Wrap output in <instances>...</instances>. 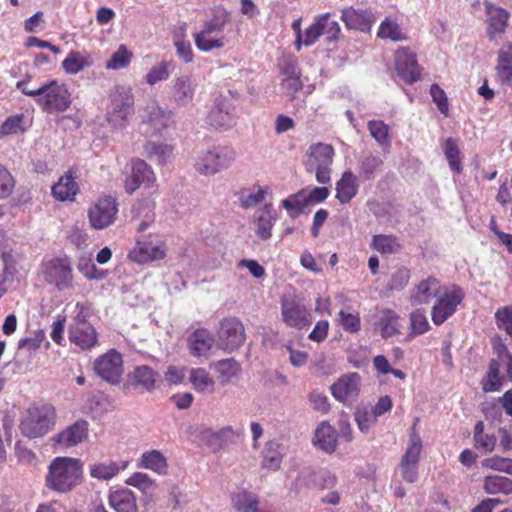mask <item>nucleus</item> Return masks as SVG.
I'll use <instances>...</instances> for the list:
<instances>
[{
    "label": "nucleus",
    "mask_w": 512,
    "mask_h": 512,
    "mask_svg": "<svg viewBox=\"0 0 512 512\" xmlns=\"http://www.w3.org/2000/svg\"><path fill=\"white\" fill-rule=\"evenodd\" d=\"M83 463L80 459L57 457L50 463L45 477L48 489L57 493H68L82 481Z\"/></svg>",
    "instance_id": "obj_1"
},
{
    "label": "nucleus",
    "mask_w": 512,
    "mask_h": 512,
    "mask_svg": "<svg viewBox=\"0 0 512 512\" xmlns=\"http://www.w3.org/2000/svg\"><path fill=\"white\" fill-rule=\"evenodd\" d=\"M230 20L225 9H216L213 16L204 21L201 30L194 33L196 47L202 52L223 48L227 42L224 29Z\"/></svg>",
    "instance_id": "obj_2"
},
{
    "label": "nucleus",
    "mask_w": 512,
    "mask_h": 512,
    "mask_svg": "<svg viewBox=\"0 0 512 512\" xmlns=\"http://www.w3.org/2000/svg\"><path fill=\"white\" fill-rule=\"evenodd\" d=\"M55 424V408L50 404H43L28 409L20 423V430L26 437L34 439L44 436Z\"/></svg>",
    "instance_id": "obj_3"
},
{
    "label": "nucleus",
    "mask_w": 512,
    "mask_h": 512,
    "mask_svg": "<svg viewBox=\"0 0 512 512\" xmlns=\"http://www.w3.org/2000/svg\"><path fill=\"white\" fill-rule=\"evenodd\" d=\"M110 105L107 110V121L114 128L127 125L128 117L134 110V95L132 89L116 86L110 93Z\"/></svg>",
    "instance_id": "obj_4"
},
{
    "label": "nucleus",
    "mask_w": 512,
    "mask_h": 512,
    "mask_svg": "<svg viewBox=\"0 0 512 512\" xmlns=\"http://www.w3.org/2000/svg\"><path fill=\"white\" fill-rule=\"evenodd\" d=\"M235 159V152L228 147L217 146L201 151L197 157L195 168L203 175H214L228 168Z\"/></svg>",
    "instance_id": "obj_5"
},
{
    "label": "nucleus",
    "mask_w": 512,
    "mask_h": 512,
    "mask_svg": "<svg viewBox=\"0 0 512 512\" xmlns=\"http://www.w3.org/2000/svg\"><path fill=\"white\" fill-rule=\"evenodd\" d=\"M280 303L282 320L287 326L302 329L311 324L310 312L294 292L283 294Z\"/></svg>",
    "instance_id": "obj_6"
},
{
    "label": "nucleus",
    "mask_w": 512,
    "mask_h": 512,
    "mask_svg": "<svg viewBox=\"0 0 512 512\" xmlns=\"http://www.w3.org/2000/svg\"><path fill=\"white\" fill-rule=\"evenodd\" d=\"M246 340L243 323L236 317H227L219 322L217 345L226 352L238 350Z\"/></svg>",
    "instance_id": "obj_7"
},
{
    "label": "nucleus",
    "mask_w": 512,
    "mask_h": 512,
    "mask_svg": "<svg viewBox=\"0 0 512 512\" xmlns=\"http://www.w3.org/2000/svg\"><path fill=\"white\" fill-rule=\"evenodd\" d=\"M36 103L47 112L65 111L71 104L70 94L64 84L52 80L40 87Z\"/></svg>",
    "instance_id": "obj_8"
},
{
    "label": "nucleus",
    "mask_w": 512,
    "mask_h": 512,
    "mask_svg": "<svg viewBox=\"0 0 512 512\" xmlns=\"http://www.w3.org/2000/svg\"><path fill=\"white\" fill-rule=\"evenodd\" d=\"M45 281L55 286L59 291L73 286V272L68 258H53L43 264Z\"/></svg>",
    "instance_id": "obj_9"
},
{
    "label": "nucleus",
    "mask_w": 512,
    "mask_h": 512,
    "mask_svg": "<svg viewBox=\"0 0 512 512\" xmlns=\"http://www.w3.org/2000/svg\"><path fill=\"white\" fill-rule=\"evenodd\" d=\"M197 88V81L191 75L176 76L168 85V99L177 108L187 107L193 102Z\"/></svg>",
    "instance_id": "obj_10"
},
{
    "label": "nucleus",
    "mask_w": 512,
    "mask_h": 512,
    "mask_svg": "<svg viewBox=\"0 0 512 512\" xmlns=\"http://www.w3.org/2000/svg\"><path fill=\"white\" fill-rule=\"evenodd\" d=\"M140 129L146 136L161 135L168 127L170 114L157 101H150L142 110Z\"/></svg>",
    "instance_id": "obj_11"
},
{
    "label": "nucleus",
    "mask_w": 512,
    "mask_h": 512,
    "mask_svg": "<svg viewBox=\"0 0 512 512\" xmlns=\"http://www.w3.org/2000/svg\"><path fill=\"white\" fill-rule=\"evenodd\" d=\"M464 298V293L461 288L452 286L446 288L438 295V299L432 308V320L436 325L442 324L448 317H450L456 310V307L461 303Z\"/></svg>",
    "instance_id": "obj_12"
},
{
    "label": "nucleus",
    "mask_w": 512,
    "mask_h": 512,
    "mask_svg": "<svg viewBox=\"0 0 512 512\" xmlns=\"http://www.w3.org/2000/svg\"><path fill=\"white\" fill-rule=\"evenodd\" d=\"M94 370L103 380L119 383L124 372L122 355L115 349L109 350L95 360Z\"/></svg>",
    "instance_id": "obj_13"
},
{
    "label": "nucleus",
    "mask_w": 512,
    "mask_h": 512,
    "mask_svg": "<svg viewBox=\"0 0 512 512\" xmlns=\"http://www.w3.org/2000/svg\"><path fill=\"white\" fill-rule=\"evenodd\" d=\"M118 212L117 203L112 197H105L89 209L88 217L90 224L95 229H104L111 225Z\"/></svg>",
    "instance_id": "obj_14"
},
{
    "label": "nucleus",
    "mask_w": 512,
    "mask_h": 512,
    "mask_svg": "<svg viewBox=\"0 0 512 512\" xmlns=\"http://www.w3.org/2000/svg\"><path fill=\"white\" fill-rule=\"evenodd\" d=\"M209 124L215 128L229 129L236 123L235 107L231 100L224 96H218L214 106L208 114Z\"/></svg>",
    "instance_id": "obj_15"
},
{
    "label": "nucleus",
    "mask_w": 512,
    "mask_h": 512,
    "mask_svg": "<svg viewBox=\"0 0 512 512\" xmlns=\"http://www.w3.org/2000/svg\"><path fill=\"white\" fill-rule=\"evenodd\" d=\"M360 380L358 373L341 376L330 388L333 397L343 404H351L359 395Z\"/></svg>",
    "instance_id": "obj_16"
},
{
    "label": "nucleus",
    "mask_w": 512,
    "mask_h": 512,
    "mask_svg": "<svg viewBox=\"0 0 512 512\" xmlns=\"http://www.w3.org/2000/svg\"><path fill=\"white\" fill-rule=\"evenodd\" d=\"M88 437V422L78 420L51 438L55 446L60 449L74 447Z\"/></svg>",
    "instance_id": "obj_17"
},
{
    "label": "nucleus",
    "mask_w": 512,
    "mask_h": 512,
    "mask_svg": "<svg viewBox=\"0 0 512 512\" xmlns=\"http://www.w3.org/2000/svg\"><path fill=\"white\" fill-rule=\"evenodd\" d=\"M395 69L406 82H416L420 77L415 54L408 48H401L395 54Z\"/></svg>",
    "instance_id": "obj_18"
},
{
    "label": "nucleus",
    "mask_w": 512,
    "mask_h": 512,
    "mask_svg": "<svg viewBox=\"0 0 512 512\" xmlns=\"http://www.w3.org/2000/svg\"><path fill=\"white\" fill-rule=\"evenodd\" d=\"M155 182V174L151 167L141 159L132 162L131 176L125 180V189L133 193L140 185L152 187Z\"/></svg>",
    "instance_id": "obj_19"
},
{
    "label": "nucleus",
    "mask_w": 512,
    "mask_h": 512,
    "mask_svg": "<svg viewBox=\"0 0 512 512\" xmlns=\"http://www.w3.org/2000/svg\"><path fill=\"white\" fill-rule=\"evenodd\" d=\"M69 339L81 349H89L97 343V333L89 323L77 317L70 327Z\"/></svg>",
    "instance_id": "obj_20"
},
{
    "label": "nucleus",
    "mask_w": 512,
    "mask_h": 512,
    "mask_svg": "<svg viewBox=\"0 0 512 512\" xmlns=\"http://www.w3.org/2000/svg\"><path fill=\"white\" fill-rule=\"evenodd\" d=\"M209 367L214 371L222 386L236 383L242 371L240 364L233 358L212 362Z\"/></svg>",
    "instance_id": "obj_21"
},
{
    "label": "nucleus",
    "mask_w": 512,
    "mask_h": 512,
    "mask_svg": "<svg viewBox=\"0 0 512 512\" xmlns=\"http://www.w3.org/2000/svg\"><path fill=\"white\" fill-rule=\"evenodd\" d=\"M341 19L347 28L362 32H368L375 21V17L370 10L354 9L352 7L342 11Z\"/></svg>",
    "instance_id": "obj_22"
},
{
    "label": "nucleus",
    "mask_w": 512,
    "mask_h": 512,
    "mask_svg": "<svg viewBox=\"0 0 512 512\" xmlns=\"http://www.w3.org/2000/svg\"><path fill=\"white\" fill-rule=\"evenodd\" d=\"M277 219L271 203L265 204L254 214L255 231L259 238L268 240L272 236V228Z\"/></svg>",
    "instance_id": "obj_23"
},
{
    "label": "nucleus",
    "mask_w": 512,
    "mask_h": 512,
    "mask_svg": "<svg viewBox=\"0 0 512 512\" xmlns=\"http://www.w3.org/2000/svg\"><path fill=\"white\" fill-rule=\"evenodd\" d=\"M334 154V148L330 144L316 143L311 145L307 151V170L313 172V167L331 166Z\"/></svg>",
    "instance_id": "obj_24"
},
{
    "label": "nucleus",
    "mask_w": 512,
    "mask_h": 512,
    "mask_svg": "<svg viewBox=\"0 0 512 512\" xmlns=\"http://www.w3.org/2000/svg\"><path fill=\"white\" fill-rule=\"evenodd\" d=\"M283 78L281 81V89L283 93L290 99H295L296 94L302 90L303 82L301 73L294 60H289L283 68Z\"/></svg>",
    "instance_id": "obj_25"
},
{
    "label": "nucleus",
    "mask_w": 512,
    "mask_h": 512,
    "mask_svg": "<svg viewBox=\"0 0 512 512\" xmlns=\"http://www.w3.org/2000/svg\"><path fill=\"white\" fill-rule=\"evenodd\" d=\"M336 199L341 204H348L358 193L359 183L351 171H345L336 183Z\"/></svg>",
    "instance_id": "obj_26"
},
{
    "label": "nucleus",
    "mask_w": 512,
    "mask_h": 512,
    "mask_svg": "<svg viewBox=\"0 0 512 512\" xmlns=\"http://www.w3.org/2000/svg\"><path fill=\"white\" fill-rule=\"evenodd\" d=\"M127 461H103L95 462L89 465V474L92 478L102 481H108L118 475L121 470L126 469Z\"/></svg>",
    "instance_id": "obj_27"
},
{
    "label": "nucleus",
    "mask_w": 512,
    "mask_h": 512,
    "mask_svg": "<svg viewBox=\"0 0 512 512\" xmlns=\"http://www.w3.org/2000/svg\"><path fill=\"white\" fill-rule=\"evenodd\" d=\"M440 283L434 277L422 280L412 291L411 299L415 304H428L440 293Z\"/></svg>",
    "instance_id": "obj_28"
},
{
    "label": "nucleus",
    "mask_w": 512,
    "mask_h": 512,
    "mask_svg": "<svg viewBox=\"0 0 512 512\" xmlns=\"http://www.w3.org/2000/svg\"><path fill=\"white\" fill-rule=\"evenodd\" d=\"M214 344V338L206 329H197L188 340L190 353L195 357L206 356Z\"/></svg>",
    "instance_id": "obj_29"
},
{
    "label": "nucleus",
    "mask_w": 512,
    "mask_h": 512,
    "mask_svg": "<svg viewBox=\"0 0 512 512\" xmlns=\"http://www.w3.org/2000/svg\"><path fill=\"white\" fill-rule=\"evenodd\" d=\"M129 259L135 263L143 264L149 261L160 260L165 257V251L160 246H152L138 242L129 252Z\"/></svg>",
    "instance_id": "obj_30"
},
{
    "label": "nucleus",
    "mask_w": 512,
    "mask_h": 512,
    "mask_svg": "<svg viewBox=\"0 0 512 512\" xmlns=\"http://www.w3.org/2000/svg\"><path fill=\"white\" fill-rule=\"evenodd\" d=\"M109 504L116 512H138L136 497L129 489H119L111 492Z\"/></svg>",
    "instance_id": "obj_31"
},
{
    "label": "nucleus",
    "mask_w": 512,
    "mask_h": 512,
    "mask_svg": "<svg viewBox=\"0 0 512 512\" xmlns=\"http://www.w3.org/2000/svg\"><path fill=\"white\" fill-rule=\"evenodd\" d=\"M314 444L326 452H333L337 447V432L326 421L319 424L315 431Z\"/></svg>",
    "instance_id": "obj_32"
},
{
    "label": "nucleus",
    "mask_w": 512,
    "mask_h": 512,
    "mask_svg": "<svg viewBox=\"0 0 512 512\" xmlns=\"http://www.w3.org/2000/svg\"><path fill=\"white\" fill-rule=\"evenodd\" d=\"M149 160L158 165H165L173 158L174 146L167 143L148 141L144 145Z\"/></svg>",
    "instance_id": "obj_33"
},
{
    "label": "nucleus",
    "mask_w": 512,
    "mask_h": 512,
    "mask_svg": "<svg viewBox=\"0 0 512 512\" xmlns=\"http://www.w3.org/2000/svg\"><path fill=\"white\" fill-rule=\"evenodd\" d=\"M495 69L499 81L509 85L512 81V45L509 44L499 50Z\"/></svg>",
    "instance_id": "obj_34"
},
{
    "label": "nucleus",
    "mask_w": 512,
    "mask_h": 512,
    "mask_svg": "<svg viewBox=\"0 0 512 512\" xmlns=\"http://www.w3.org/2000/svg\"><path fill=\"white\" fill-rule=\"evenodd\" d=\"M77 192L78 185L70 171L65 173L59 181L52 186L53 196L60 201L73 200Z\"/></svg>",
    "instance_id": "obj_35"
},
{
    "label": "nucleus",
    "mask_w": 512,
    "mask_h": 512,
    "mask_svg": "<svg viewBox=\"0 0 512 512\" xmlns=\"http://www.w3.org/2000/svg\"><path fill=\"white\" fill-rule=\"evenodd\" d=\"M157 373L147 365L136 366L130 375L132 385L151 392L155 388Z\"/></svg>",
    "instance_id": "obj_36"
},
{
    "label": "nucleus",
    "mask_w": 512,
    "mask_h": 512,
    "mask_svg": "<svg viewBox=\"0 0 512 512\" xmlns=\"http://www.w3.org/2000/svg\"><path fill=\"white\" fill-rule=\"evenodd\" d=\"M92 65V59L89 54L79 51H71L62 62V67L68 74H77L86 67Z\"/></svg>",
    "instance_id": "obj_37"
},
{
    "label": "nucleus",
    "mask_w": 512,
    "mask_h": 512,
    "mask_svg": "<svg viewBox=\"0 0 512 512\" xmlns=\"http://www.w3.org/2000/svg\"><path fill=\"white\" fill-rule=\"evenodd\" d=\"M189 381L194 389L200 393L211 394L215 390V381L203 368H196L190 371Z\"/></svg>",
    "instance_id": "obj_38"
},
{
    "label": "nucleus",
    "mask_w": 512,
    "mask_h": 512,
    "mask_svg": "<svg viewBox=\"0 0 512 512\" xmlns=\"http://www.w3.org/2000/svg\"><path fill=\"white\" fill-rule=\"evenodd\" d=\"M140 466L144 469L152 470L160 475L167 473V460L158 450L145 452L141 456Z\"/></svg>",
    "instance_id": "obj_39"
},
{
    "label": "nucleus",
    "mask_w": 512,
    "mask_h": 512,
    "mask_svg": "<svg viewBox=\"0 0 512 512\" xmlns=\"http://www.w3.org/2000/svg\"><path fill=\"white\" fill-rule=\"evenodd\" d=\"M422 448V439L416 430V423H414L410 429L407 447L401 460L419 464Z\"/></svg>",
    "instance_id": "obj_40"
},
{
    "label": "nucleus",
    "mask_w": 512,
    "mask_h": 512,
    "mask_svg": "<svg viewBox=\"0 0 512 512\" xmlns=\"http://www.w3.org/2000/svg\"><path fill=\"white\" fill-rule=\"evenodd\" d=\"M371 247L382 255L396 254L400 251L401 245L393 235H374Z\"/></svg>",
    "instance_id": "obj_41"
},
{
    "label": "nucleus",
    "mask_w": 512,
    "mask_h": 512,
    "mask_svg": "<svg viewBox=\"0 0 512 512\" xmlns=\"http://www.w3.org/2000/svg\"><path fill=\"white\" fill-rule=\"evenodd\" d=\"M259 499L246 490L239 491L232 496V506L238 512H259Z\"/></svg>",
    "instance_id": "obj_42"
},
{
    "label": "nucleus",
    "mask_w": 512,
    "mask_h": 512,
    "mask_svg": "<svg viewBox=\"0 0 512 512\" xmlns=\"http://www.w3.org/2000/svg\"><path fill=\"white\" fill-rule=\"evenodd\" d=\"M484 490L488 494H512V480L498 475L486 476L484 479Z\"/></svg>",
    "instance_id": "obj_43"
},
{
    "label": "nucleus",
    "mask_w": 512,
    "mask_h": 512,
    "mask_svg": "<svg viewBox=\"0 0 512 512\" xmlns=\"http://www.w3.org/2000/svg\"><path fill=\"white\" fill-rule=\"evenodd\" d=\"M133 53L121 44L118 49L112 53L111 57L106 61L105 68L108 70H119L130 65Z\"/></svg>",
    "instance_id": "obj_44"
},
{
    "label": "nucleus",
    "mask_w": 512,
    "mask_h": 512,
    "mask_svg": "<svg viewBox=\"0 0 512 512\" xmlns=\"http://www.w3.org/2000/svg\"><path fill=\"white\" fill-rule=\"evenodd\" d=\"M379 324L382 336L385 338L391 337L400 332L399 317L390 309H384L381 311Z\"/></svg>",
    "instance_id": "obj_45"
},
{
    "label": "nucleus",
    "mask_w": 512,
    "mask_h": 512,
    "mask_svg": "<svg viewBox=\"0 0 512 512\" xmlns=\"http://www.w3.org/2000/svg\"><path fill=\"white\" fill-rule=\"evenodd\" d=\"M358 161L360 172L366 180L374 178L375 172L383 165V160L370 152H364Z\"/></svg>",
    "instance_id": "obj_46"
},
{
    "label": "nucleus",
    "mask_w": 512,
    "mask_h": 512,
    "mask_svg": "<svg viewBox=\"0 0 512 512\" xmlns=\"http://www.w3.org/2000/svg\"><path fill=\"white\" fill-rule=\"evenodd\" d=\"M475 447L484 453L492 452L496 445V437L484 432V424L478 421L474 428Z\"/></svg>",
    "instance_id": "obj_47"
},
{
    "label": "nucleus",
    "mask_w": 512,
    "mask_h": 512,
    "mask_svg": "<svg viewBox=\"0 0 512 512\" xmlns=\"http://www.w3.org/2000/svg\"><path fill=\"white\" fill-rule=\"evenodd\" d=\"M280 445L277 442L267 443L263 451L262 467L270 470H277L282 463V453L279 450Z\"/></svg>",
    "instance_id": "obj_48"
},
{
    "label": "nucleus",
    "mask_w": 512,
    "mask_h": 512,
    "mask_svg": "<svg viewBox=\"0 0 512 512\" xmlns=\"http://www.w3.org/2000/svg\"><path fill=\"white\" fill-rule=\"evenodd\" d=\"M172 67L171 61H160L153 65L145 76V81L148 85L154 86L158 82L166 81L170 77V68Z\"/></svg>",
    "instance_id": "obj_49"
},
{
    "label": "nucleus",
    "mask_w": 512,
    "mask_h": 512,
    "mask_svg": "<svg viewBox=\"0 0 512 512\" xmlns=\"http://www.w3.org/2000/svg\"><path fill=\"white\" fill-rule=\"evenodd\" d=\"M282 206L288 212V214L295 218L299 214L303 213L304 209L308 207L305 198V190L301 189L295 194L290 195L286 199L282 200Z\"/></svg>",
    "instance_id": "obj_50"
},
{
    "label": "nucleus",
    "mask_w": 512,
    "mask_h": 512,
    "mask_svg": "<svg viewBox=\"0 0 512 512\" xmlns=\"http://www.w3.org/2000/svg\"><path fill=\"white\" fill-rule=\"evenodd\" d=\"M367 127L370 135L383 149L391 146L389 126L387 124L381 120H371L368 122Z\"/></svg>",
    "instance_id": "obj_51"
},
{
    "label": "nucleus",
    "mask_w": 512,
    "mask_h": 512,
    "mask_svg": "<svg viewBox=\"0 0 512 512\" xmlns=\"http://www.w3.org/2000/svg\"><path fill=\"white\" fill-rule=\"evenodd\" d=\"M268 193L267 187L255 186L253 189L243 191L239 197L240 206L249 209L263 202Z\"/></svg>",
    "instance_id": "obj_52"
},
{
    "label": "nucleus",
    "mask_w": 512,
    "mask_h": 512,
    "mask_svg": "<svg viewBox=\"0 0 512 512\" xmlns=\"http://www.w3.org/2000/svg\"><path fill=\"white\" fill-rule=\"evenodd\" d=\"M489 13V26L490 28L497 33H503L507 26V21L509 19V12L503 8L499 7H490L488 10Z\"/></svg>",
    "instance_id": "obj_53"
},
{
    "label": "nucleus",
    "mask_w": 512,
    "mask_h": 512,
    "mask_svg": "<svg viewBox=\"0 0 512 512\" xmlns=\"http://www.w3.org/2000/svg\"><path fill=\"white\" fill-rule=\"evenodd\" d=\"M154 208L155 201L146 200L139 202L136 207H134V211L138 216L143 215L144 220L139 224L137 230L139 232L145 231L148 226L154 221Z\"/></svg>",
    "instance_id": "obj_54"
},
{
    "label": "nucleus",
    "mask_w": 512,
    "mask_h": 512,
    "mask_svg": "<svg viewBox=\"0 0 512 512\" xmlns=\"http://www.w3.org/2000/svg\"><path fill=\"white\" fill-rule=\"evenodd\" d=\"M444 154L448 161L450 168L456 172L462 171L460 150L458 148L456 140L448 138L444 145Z\"/></svg>",
    "instance_id": "obj_55"
},
{
    "label": "nucleus",
    "mask_w": 512,
    "mask_h": 512,
    "mask_svg": "<svg viewBox=\"0 0 512 512\" xmlns=\"http://www.w3.org/2000/svg\"><path fill=\"white\" fill-rule=\"evenodd\" d=\"M126 484L140 489L145 494H152L156 489V483L147 474L141 472L133 473Z\"/></svg>",
    "instance_id": "obj_56"
},
{
    "label": "nucleus",
    "mask_w": 512,
    "mask_h": 512,
    "mask_svg": "<svg viewBox=\"0 0 512 512\" xmlns=\"http://www.w3.org/2000/svg\"><path fill=\"white\" fill-rule=\"evenodd\" d=\"M377 35L382 39H390L392 41L405 39L399 25L391 19H386L381 23Z\"/></svg>",
    "instance_id": "obj_57"
},
{
    "label": "nucleus",
    "mask_w": 512,
    "mask_h": 512,
    "mask_svg": "<svg viewBox=\"0 0 512 512\" xmlns=\"http://www.w3.org/2000/svg\"><path fill=\"white\" fill-rule=\"evenodd\" d=\"M377 416L372 409L366 407H359L355 412V421L359 430L367 433L369 429L376 423Z\"/></svg>",
    "instance_id": "obj_58"
},
{
    "label": "nucleus",
    "mask_w": 512,
    "mask_h": 512,
    "mask_svg": "<svg viewBox=\"0 0 512 512\" xmlns=\"http://www.w3.org/2000/svg\"><path fill=\"white\" fill-rule=\"evenodd\" d=\"M77 269L87 279L101 280L106 276V273L103 270H98L92 260L85 256L80 257Z\"/></svg>",
    "instance_id": "obj_59"
},
{
    "label": "nucleus",
    "mask_w": 512,
    "mask_h": 512,
    "mask_svg": "<svg viewBox=\"0 0 512 512\" xmlns=\"http://www.w3.org/2000/svg\"><path fill=\"white\" fill-rule=\"evenodd\" d=\"M482 466L512 475V459L494 456L482 461Z\"/></svg>",
    "instance_id": "obj_60"
},
{
    "label": "nucleus",
    "mask_w": 512,
    "mask_h": 512,
    "mask_svg": "<svg viewBox=\"0 0 512 512\" xmlns=\"http://www.w3.org/2000/svg\"><path fill=\"white\" fill-rule=\"evenodd\" d=\"M339 324L344 330L355 333L360 329V317L358 313H347L344 310L339 312Z\"/></svg>",
    "instance_id": "obj_61"
},
{
    "label": "nucleus",
    "mask_w": 512,
    "mask_h": 512,
    "mask_svg": "<svg viewBox=\"0 0 512 512\" xmlns=\"http://www.w3.org/2000/svg\"><path fill=\"white\" fill-rule=\"evenodd\" d=\"M430 94L439 111L447 116L449 113V105L444 90L440 88L438 84H432L430 87Z\"/></svg>",
    "instance_id": "obj_62"
},
{
    "label": "nucleus",
    "mask_w": 512,
    "mask_h": 512,
    "mask_svg": "<svg viewBox=\"0 0 512 512\" xmlns=\"http://www.w3.org/2000/svg\"><path fill=\"white\" fill-rule=\"evenodd\" d=\"M497 325L512 338V307H504L495 313Z\"/></svg>",
    "instance_id": "obj_63"
},
{
    "label": "nucleus",
    "mask_w": 512,
    "mask_h": 512,
    "mask_svg": "<svg viewBox=\"0 0 512 512\" xmlns=\"http://www.w3.org/2000/svg\"><path fill=\"white\" fill-rule=\"evenodd\" d=\"M410 279V271L407 268H399L396 270L390 279L388 284L390 290H402Z\"/></svg>",
    "instance_id": "obj_64"
}]
</instances>
